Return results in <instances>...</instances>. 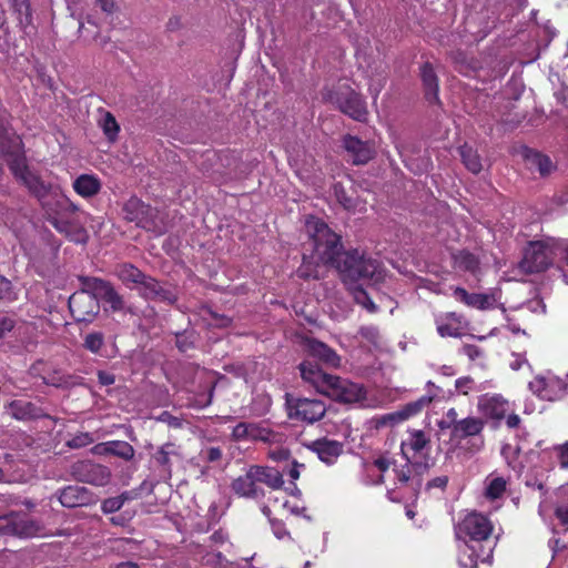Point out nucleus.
I'll list each match as a JSON object with an SVG mask.
<instances>
[{
    "instance_id": "1",
    "label": "nucleus",
    "mask_w": 568,
    "mask_h": 568,
    "mask_svg": "<svg viewBox=\"0 0 568 568\" xmlns=\"http://www.w3.org/2000/svg\"><path fill=\"white\" fill-rule=\"evenodd\" d=\"M491 519L477 510L465 514L454 526L455 538L463 541L469 554L458 559L463 568H478V562L491 564L497 537Z\"/></svg>"
},
{
    "instance_id": "2",
    "label": "nucleus",
    "mask_w": 568,
    "mask_h": 568,
    "mask_svg": "<svg viewBox=\"0 0 568 568\" xmlns=\"http://www.w3.org/2000/svg\"><path fill=\"white\" fill-rule=\"evenodd\" d=\"M23 145L24 144H0V153L13 176L24 185L29 193L40 203L50 195L55 185L44 182L38 173L30 170L27 164Z\"/></svg>"
},
{
    "instance_id": "3",
    "label": "nucleus",
    "mask_w": 568,
    "mask_h": 568,
    "mask_svg": "<svg viewBox=\"0 0 568 568\" xmlns=\"http://www.w3.org/2000/svg\"><path fill=\"white\" fill-rule=\"evenodd\" d=\"M262 484L271 489H278L284 484L283 475L273 467L252 465L245 474L233 479L231 489L240 497L260 499L265 495Z\"/></svg>"
},
{
    "instance_id": "4",
    "label": "nucleus",
    "mask_w": 568,
    "mask_h": 568,
    "mask_svg": "<svg viewBox=\"0 0 568 568\" xmlns=\"http://www.w3.org/2000/svg\"><path fill=\"white\" fill-rule=\"evenodd\" d=\"M306 227L316 260L323 265L334 267L345 252L341 235L332 231L324 221L315 217L307 221Z\"/></svg>"
},
{
    "instance_id": "5",
    "label": "nucleus",
    "mask_w": 568,
    "mask_h": 568,
    "mask_svg": "<svg viewBox=\"0 0 568 568\" xmlns=\"http://www.w3.org/2000/svg\"><path fill=\"white\" fill-rule=\"evenodd\" d=\"M334 268L344 282L374 280L381 275V263L358 250L345 251Z\"/></svg>"
},
{
    "instance_id": "6",
    "label": "nucleus",
    "mask_w": 568,
    "mask_h": 568,
    "mask_svg": "<svg viewBox=\"0 0 568 568\" xmlns=\"http://www.w3.org/2000/svg\"><path fill=\"white\" fill-rule=\"evenodd\" d=\"M323 99L355 121L365 122L368 110L365 99L346 83H338L323 93Z\"/></svg>"
},
{
    "instance_id": "7",
    "label": "nucleus",
    "mask_w": 568,
    "mask_h": 568,
    "mask_svg": "<svg viewBox=\"0 0 568 568\" xmlns=\"http://www.w3.org/2000/svg\"><path fill=\"white\" fill-rule=\"evenodd\" d=\"M124 220L133 222L138 227L155 234H163L166 230L164 219L160 211L144 203L138 196H131L122 207Z\"/></svg>"
},
{
    "instance_id": "8",
    "label": "nucleus",
    "mask_w": 568,
    "mask_h": 568,
    "mask_svg": "<svg viewBox=\"0 0 568 568\" xmlns=\"http://www.w3.org/2000/svg\"><path fill=\"white\" fill-rule=\"evenodd\" d=\"M80 285L91 290L97 294L98 301H102L109 306L112 313H132L131 307L126 306L123 295H121L114 285L106 280L97 276L80 275L78 277Z\"/></svg>"
},
{
    "instance_id": "9",
    "label": "nucleus",
    "mask_w": 568,
    "mask_h": 568,
    "mask_svg": "<svg viewBox=\"0 0 568 568\" xmlns=\"http://www.w3.org/2000/svg\"><path fill=\"white\" fill-rule=\"evenodd\" d=\"M68 306L77 323H92L100 312L97 294L83 285L69 297Z\"/></svg>"
},
{
    "instance_id": "10",
    "label": "nucleus",
    "mask_w": 568,
    "mask_h": 568,
    "mask_svg": "<svg viewBox=\"0 0 568 568\" xmlns=\"http://www.w3.org/2000/svg\"><path fill=\"white\" fill-rule=\"evenodd\" d=\"M40 524L26 513H10L0 516V536L31 538L38 536Z\"/></svg>"
},
{
    "instance_id": "11",
    "label": "nucleus",
    "mask_w": 568,
    "mask_h": 568,
    "mask_svg": "<svg viewBox=\"0 0 568 568\" xmlns=\"http://www.w3.org/2000/svg\"><path fill=\"white\" fill-rule=\"evenodd\" d=\"M285 404L291 419L310 424L322 419L326 413V406L320 399L294 398L290 394H286Z\"/></svg>"
},
{
    "instance_id": "12",
    "label": "nucleus",
    "mask_w": 568,
    "mask_h": 568,
    "mask_svg": "<svg viewBox=\"0 0 568 568\" xmlns=\"http://www.w3.org/2000/svg\"><path fill=\"white\" fill-rule=\"evenodd\" d=\"M477 410L485 422H491L494 428H498L507 413L511 410L510 402L501 394L486 393L478 397Z\"/></svg>"
},
{
    "instance_id": "13",
    "label": "nucleus",
    "mask_w": 568,
    "mask_h": 568,
    "mask_svg": "<svg viewBox=\"0 0 568 568\" xmlns=\"http://www.w3.org/2000/svg\"><path fill=\"white\" fill-rule=\"evenodd\" d=\"M548 251V245L542 241L529 242L519 263L520 270L526 274L546 271L551 264Z\"/></svg>"
},
{
    "instance_id": "14",
    "label": "nucleus",
    "mask_w": 568,
    "mask_h": 568,
    "mask_svg": "<svg viewBox=\"0 0 568 568\" xmlns=\"http://www.w3.org/2000/svg\"><path fill=\"white\" fill-rule=\"evenodd\" d=\"M324 395L338 403L353 404L366 398V389L361 384L335 375Z\"/></svg>"
},
{
    "instance_id": "15",
    "label": "nucleus",
    "mask_w": 568,
    "mask_h": 568,
    "mask_svg": "<svg viewBox=\"0 0 568 568\" xmlns=\"http://www.w3.org/2000/svg\"><path fill=\"white\" fill-rule=\"evenodd\" d=\"M70 471L75 480L94 486H105L111 478V471L106 466L91 460H78L73 463Z\"/></svg>"
},
{
    "instance_id": "16",
    "label": "nucleus",
    "mask_w": 568,
    "mask_h": 568,
    "mask_svg": "<svg viewBox=\"0 0 568 568\" xmlns=\"http://www.w3.org/2000/svg\"><path fill=\"white\" fill-rule=\"evenodd\" d=\"M430 449V438L422 429L408 430L407 438L404 439L400 444L402 455L408 463H412L418 458H428Z\"/></svg>"
},
{
    "instance_id": "17",
    "label": "nucleus",
    "mask_w": 568,
    "mask_h": 568,
    "mask_svg": "<svg viewBox=\"0 0 568 568\" xmlns=\"http://www.w3.org/2000/svg\"><path fill=\"white\" fill-rule=\"evenodd\" d=\"M567 388L564 379L548 373L537 375L529 382V389L544 400H556L560 398Z\"/></svg>"
},
{
    "instance_id": "18",
    "label": "nucleus",
    "mask_w": 568,
    "mask_h": 568,
    "mask_svg": "<svg viewBox=\"0 0 568 568\" xmlns=\"http://www.w3.org/2000/svg\"><path fill=\"white\" fill-rule=\"evenodd\" d=\"M434 322L438 335L443 338L462 337L468 328V321L463 313L442 312L435 315Z\"/></svg>"
},
{
    "instance_id": "19",
    "label": "nucleus",
    "mask_w": 568,
    "mask_h": 568,
    "mask_svg": "<svg viewBox=\"0 0 568 568\" xmlns=\"http://www.w3.org/2000/svg\"><path fill=\"white\" fill-rule=\"evenodd\" d=\"M47 221L61 234H64L72 241L80 242V235L84 236L85 232L79 221V210H65L57 213Z\"/></svg>"
},
{
    "instance_id": "20",
    "label": "nucleus",
    "mask_w": 568,
    "mask_h": 568,
    "mask_svg": "<svg viewBox=\"0 0 568 568\" xmlns=\"http://www.w3.org/2000/svg\"><path fill=\"white\" fill-rule=\"evenodd\" d=\"M303 345L307 354V358L331 368H338L342 358L331 346L313 337H305Z\"/></svg>"
},
{
    "instance_id": "21",
    "label": "nucleus",
    "mask_w": 568,
    "mask_h": 568,
    "mask_svg": "<svg viewBox=\"0 0 568 568\" xmlns=\"http://www.w3.org/2000/svg\"><path fill=\"white\" fill-rule=\"evenodd\" d=\"M298 371L304 383L311 385L316 392L325 394L335 375L325 373L317 362L305 358L298 364Z\"/></svg>"
},
{
    "instance_id": "22",
    "label": "nucleus",
    "mask_w": 568,
    "mask_h": 568,
    "mask_svg": "<svg viewBox=\"0 0 568 568\" xmlns=\"http://www.w3.org/2000/svg\"><path fill=\"white\" fill-rule=\"evenodd\" d=\"M303 446L316 454L318 459L328 466L334 465L344 452V444L342 442L327 437L304 443Z\"/></svg>"
},
{
    "instance_id": "23",
    "label": "nucleus",
    "mask_w": 568,
    "mask_h": 568,
    "mask_svg": "<svg viewBox=\"0 0 568 568\" xmlns=\"http://www.w3.org/2000/svg\"><path fill=\"white\" fill-rule=\"evenodd\" d=\"M428 468L427 463L422 462H412L402 466L400 468H395V479L396 483L400 486L410 487L413 495L417 496L422 488L423 479L422 473Z\"/></svg>"
},
{
    "instance_id": "24",
    "label": "nucleus",
    "mask_w": 568,
    "mask_h": 568,
    "mask_svg": "<svg viewBox=\"0 0 568 568\" xmlns=\"http://www.w3.org/2000/svg\"><path fill=\"white\" fill-rule=\"evenodd\" d=\"M58 498L67 508L83 507L93 503V494L88 488L77 485L61 489Z\"/></svg>"
},
{
    "instance_id": "25",
    "label": "nucleus",
    "mask_w": 568,
    "mask_h": 568,
    "mask_svg": "<svg viewBox=\"0 0 568 568\" xmlns=\"http://www.w3.org/2000/svg\"><path fill=\"white\" fill-rule=\"evenodd\" d=\"M40 205L44 211L45 219L57 215V213L62 211L65 212V210H79V206L64 195L59 186H55L50 195L40 202Z\"/></svg>"
},
{
    "instance_id": "26",
    "label": "nucleus",
    "mask_w": 568,
    "mask_h": 568,
    "mask_svg": "<svg viewBox=\"0 0 568 568\" xmlns=\"http://www.w3.org/2000/svg\"><path fill=\"white\" fill-rule=\"evenodd\" d=\"M485 425L486 422L481 417L467 416L460 418L459 423H456L454 430L450 433V439L460 443L464 439L479 436Z\"/></svg>"
},
{
    "instance_id": "27",
    "label": "nucleus",
    "mask_w": 568,
    "mask_h": 568,
    "mask_svg": "<svg viewBox=\"0 0 568 568\" xmlns=\"http://www.w3.org/2000/svg\"><path fill=\"white\" fill-rule=\"evenodd\" d=\"M140 295L149 301H162L173 303L175 296L170 290L163 287L158 280L144 274V280L140 282Z\"/></svg>"
},
{
    "instance_id": "28",
    "label": "nucleus",
    "mask_w": 568,
    "mask_h": 568,
    "mask_svg": "<svg viewBox=\"0 0 568 568\" xmlns=\"http://www.w3.org/2000/svg\"><path fill=\"white\" fill-rule=\"evenodd\" d=\"M454 297L468 307L486 311L495 305V297L491 294L469 293L464 287L457 286L453 292Z\"/></svg>"
},
{
    "instance_id": "29",
    "label": "nucleus",
    "mask_w": 568,
    "mask_h": 568,
    "mask_svg": "<svg viewBox=\"0 0 568 568\" xmlns=\"http://www.w3.org/2000/svg\"><path fill=\"white\" fill-rule=\"evenodd\" d=\"M520 154L527 165L528 169L536 168L540 175L546 176L549 175L556 166L554 165L550 158L546 154H542L526 144H523L520 148Z\"/></svg>"
},
{
    "instance_id": "30",
    "label": "nucleus",
    "mask_w": 568,
    "mask_h": 568,
    "mask_svg": "<svg viewBox=\"0 0 568 568\" xmlns=\"http://www.w3.org/2000/svg\"><path fill=\"white\" fill-rule=\"evenodd\" d=\"M420 79L424 88L425 99L429 103H439V80L430 62L420 67Z\"/></svg>"
},
{
    "instance_id": "31",
    "label": "nucleus",
    "mask_w": 568,
    "mask_h": 568,
    "mask_svg": "<svg viewBox=\"0 0 568 568\" xmlns=\"http://www.w3.org/2000/svg\"><path fill=\"white\" fill-rule=\"evenodd\" d=\"M454 69L465 77H474L481 69L480 61L463 50H455L449 53Z\"/></svg>"
},
{
    "instance_id": "32",
    "label": "nucleus",
    "mask_w": 568,
    "mask_h": 568,
    "mask_svg": "<svg viewBox=\"0 0 568 568\" xmlns=\"http://www.w3.org/2000/svg\"><path fill=\"white\" fill-rule=\"evenodd\" d=\"M95 454L116 456L125 462L133 459L135 450L131 444L124 440H110L95 445L92 449Z\"/></svg>"
},
{
    "instance_id": "33",
    "label": "nucleus",
    "mask_w": 568,
    "mask_h": 568,
    "mask_svg": "<svg viewBox=\"0 0 568 568\" xmlns=\"http://www.w3.org/2000/svg\"><path fill=\"white\" fill-rule=\"evenodd\" d=\"M42 361L37 362L32 365L31 369L36 375L41 376L45 385H50L57 388L68 387L72 384V376L67 374L63 369L52 366V369L45 375L40 374V369L44 367Z\"/></svg>"
},
{
    "instance_id": "34",
    "label": "nucleus",
    "mask_w": 568,
    "mask_h": 568,
    "mask_svg": "<svg viewBox=\"0 0 568 568\" xmlns=\"http://www.w3.org/2000/svg\"><path fill=\"white\" fill-rule=\"evenodd\" d=\"M171 457L182 458L180 446L171 442L163 444L153 455L154 462L162 468L166 478L172 476Z\"/></svg>"
},
{
    "instance_id": "35",
    "label": "nucleus",
    "mask_w": 568,
    "mask_h": 568,
    "mask_svg": "<svg viewBox=\"0 0 568 568\" xmlns=\"http://www.w3.org/2000/svg\"><path fill=\"white\" fill-rule=\"evenodd\" d=\"M9 410L18 420L38 419L44 417L42 409L31 402L14 399L9 404Z\"/></svg>"
},
{
    "instance_id": "36",
    "label": "nucleus",
    "mask_w": 568,
    "mask_h": 568,
    "mask_svg": "<svg viewBox=\"0 0 568 568\" xmlns=\"http://www.w3.org/2000/svg\"><path fill=\"white\" fill-rule=\"evenodd\" d=\"M454 266L460 271L476 275L480 270V261L477 255L468 250H460L452 255Z\"/></svg>"
},
{
    "instance_id": "37",
    "label": "nucleus",
    "mask_w": 568,
    "mask_h": 568,
    "mask_svg": "<svg viewBox=\"0 0 568 568\" xmlns=\"http://www.w3.org/2000/svg\"><path fill=\"white\" fill-rule=\"evenodd\" d=\"M10 9L18 20V26L23 32H28V28L32 27V10L29 0H9Z\"/></svg>"
},
{
    "instance_id": "38",
    "label": "nucleus",
    "mask_w": 568,
    "mask_h": 568,
    "mask_svg": "<svg viewBox=\"0 0 568 568\" xmlns=\"http://www.w3.org/2000/svg\"><path fill=\"white\" fill-rule=\"evenodd\" d=\"M73 190L82 197H91L101 190V182L95 175L81 174L73 181Z\"/></svg>"
},
{
    "instance_id": "39",
    "label": "nucleus",
    "mask_w": 568,
    "mask_h": 568,
    "mask_svg": "<svg viewBox=\"0 0 568 568\" xmlns=\"http://www.w3.org/2000/svg\"><path fill=\"white\" fill-rule=\"evenodd\" d=\"M144 274L132 263H122L115 267L116 277L128 287L131 284L139 285L144 280Z\"/></svg>"
},
{
    "instance_id": "40",
    "label": "nucleus",
    "mask_w": 568,
    "mask_h": 568,
    "mask_svg": "<svg viewBox=\"0 0 568 568\" xmlns=\"http://www.w3.org/2000/svg\"><path fill=\"white\" fill-rule=\"evenodd\" d=\"M345 148L355 165L366 164L375 155L373 144H345Z\"/></svg>"
},
{
    "instance_id": "41",
    "label": "nucleus",
    "mask_w": 568,
    "mask_h": 568,
    "mask_svg": "<svg viewBox=\"0 0 568 568\" xmlns=\"http://www.w3.org/2000/svg\"><path fill=\"white\" fill-rule=\"evenodd\" d=\"M458 152L465 166L473 173H479L483 169L480 156L474 144H460Z\"/></svg>"
},
{
    "instance_id": "42",
    "label": "nucleus",
    "mask_w": 568,
    "mask_h": 568,
    "mask_svg": "<svg viewBox=\"0 0 568 568\" xmlns=\"http://www.w3.org/2000/svg\"><path fill=\"white\" fill-rule=\"evenodd\" d=\"M321 264L322 263L316 260L314 254L311 256L304 254L302 264L297 268L296 274L300 278L303 280H318Z\"/></svg>"
},
{
    "instance_id": "43",
    "label": "nucleus",
    "mask_w": 568,
    "mask_h": 568,
    "mask_svg": "<svg viewBox=\"0 0 568 568\" xmlns=\"http://www.w3.org/2000/svg\"><path fill=\"white\" fill-rule=\"evenodd\" d=\"M99 126L102 129L103 133L106 135L109 142H114L118 138V133L120 131V125L114 118V115L106 111L99 120Z\"/></svg>"
},
{
    "instance_id": "44",
    "label": "nucleus",
    "mask_w": 568,
    "mask_h": 568,
    "mask_svg": "<svg viewBox=\"0 0 568 568\" xmlns=\"http://www.w3.org/2000/svg\"><path fill=\"white\" fill-rule=\"evenodd\" d=\"M260 434V427L253 423H239L232 430L234 440L256 439Z\"/></svg>"
},
{
    "instance_id": "45",
    "label": "nucleus",
    "mask_w": 568,
    "mask_h": 568,
    "mask_svg": "<svg viewBox=\"0 0 568 568\" xmlns=\"http://www.w3.org/2000/svg\"><path fill=\"white\" fill-rule=\"evenodd\" d=\"M507 480L504 477H494L489 480L485 489V496L495 500L500 498L506 491Z\"/></svg>"
},
{
    "instance_id": "46",
    "label": "nucleus",
    "mask_w": 568,
    "mask_h": 568,
    "mask_svg": "<svg viewBox=\"0 0 568 568\" xmlns=\"http://www.w3.org/2000/svg\"><path fill=\"white\" fill-rule=\"evenodd\" d=\"M334 194L337 202L347 211H353L357 206V200L353 195H349L342 183L337 182L334 184Z\"/></svg>"
},
{
    "instance_id": "47",
    "label": "nucleus",
    "mask_w": 568,
    "mask_h": 568,
    "mask_svg": "<svg viewBox=\"0 0 568 568\" xmlns=\"http://www.w3.org/2000/svg\"><path fill=\"white\" fill-rule=\"evenodd\" d=\"M11 114L1 105L0 106V142H13V130L10 124Z\"/></svg>"
},
{
    "instance_id": "48",
    "label": "nucleus",
    "mask_w": 568,
    "mask_h": 568,
    "mask_svg": "<svg viewBox=\"0 0 568 568\" xmlns=\"http://www.w3.org/2000/svg\"><path fill=\"white\" fill-rule=\"evenodd\" d=\"M104 346V334L101 332H92L85 335L83 341V347L93 353L99 355L101 353V349Z\"/></svg>"
},
{
    "instance_id": "49",
    "label": "nucleus",
    "mask_w": 568,
    "mask_h": 568,
    "mask_svg": "<svg viewBox=\"0 0 568 568\" xmlns=\"http://www.w3.org/2000/svg\"><path fill=\"white\" fill-rule=\"evenodd\" d=\"M262 511L268 518L272 531L277 539L290 538V531L286 529L285 524L280 519L271 518V509L267 506H264Z\"/></svg>"
},
{
    "instance_id": "50",
    "label": "nucleus",
    "mask_w": 568,
    "mask_h": 568,
    "mask_svg": "<svg viewBox=\"0 0 568 568\" xmlns=\"http://www.w3.org/2000/svg\"><path fill=\"white\" fill-rule=\"evenodd\" d=\"M353 296L355 302L366 308L369 313H375L377 311V305L362 286H356L354 288Z\"/></svg>"
},
{
    "instance_id": "51",
    "label": "nucleus",
    "mask_w": 568,
    "mask_h": 568,
    "mask_svg": "<svg viewBox=\"0 0 568 568\" xmlns=\"http://www.w3.org/2000/svg\"><path fill=\"white\" fill-rule=\"evenodd\" d=\"M18 298L12 282L0 274V302L11 303Z\"/></svg>"
},
{
    "instance_id": "52",
    "label": "nucleus",
    "mask_w": 568,
    "mask_h": 568,
    "mask_svg": "<svg viewBox=\"0 0 568 568\" xmlns=\"http://www.w3.org/2000/svg\"><path fill=\"white\" fill-rule=\"evenodd\" d=\"M93 443V437L89 433H80L67 442L70 448H82Z\"/></svg>"
},
{
    "instance_id": "53",
    "label": "nucleus",
    "mask_w": 568,
    "mask_h": 568,
    "mask_svg": "<svg viewBox=\"0 0 568 568\" xmlns=\"http://www.w3.org/2000/svg\"><path fill=\"white\" fill-rule=\"evenodd\" d=\"M459 420H460V418H458V413H457L456 408L452 407L446 412L445 418L439 422L438 426L442 429L447 428L452 433L455 428L456 423H459Z\"/></svg>"
},
{
    "instance_id": "54",
    "label": "nucleus",
    "mask_w": 568,
    "mask_h": 568,
    "mask_svg": "<svg viewBox=\"0 0 568 568\" xmlns=\"http://www.w3.org/2000/svg\"><path fill=\"white\" fill-rule=\"evenodd\" d=\"M175 345L178 349L182 353H185L194 348V339L192 338V334L178 333L175 338Z\"/></svg>"
},
{
    "instance_id": "55",
    "label": "nucleus",
    "mask_w": 568,
    "mask_h": 568,
    "mask_svg": "<svg viewBox=\"0 0 568 568\" xmlns=\"http://www.w3.org/2000/svg\"><path fill=\"white\" fill-rule=\"evenodd\" d=\"M122 499L115 497L106 498L102 501L101 510L104 514H113L122 508Z\"/></svg>"
},
{
    "instance_id": "56",
    "label": "nucleus",
    "mask_w": 568,
    "mask_h": 568,
    "mask_svg": "<svg viewBox=\"0 0 568 568\" xmlns=\"http://www.w3.org/2000/svg\"><path fill=\"white\" fill-rule=\"evenodd\" d=\"M209 314L211 316L212 324L219 328H225L232 324V318L224 314H219L212 310H209Z\"/></svg>"
},
{
    "instance_id": "57",
    "label": "nucleus",
    "mask_w": 568,
    "mask_h": 568,
    "mask_svg": "<svg viewBox=\"0 0 568 568\" xmlns=\"http://www.w3.org/2000/svg\"><path fill=\"white\" fill-rule=\"evenodd\" d=\"M422 409L419 408V405L416 400L407 403L400 412H398V416L400 419L409 418L414 415H417L420 413Z\"/></svg>"
},
{
    "instance_id": "58",
    "label": "nucleus",
    "mask_w": 568,
    "mask_h": 568,
    "mask_svg": "<svg viewBox=\"0 0 568 568\" xmlns=\"http://www.w3.org/2000/svg\"><path fill=\"white\" fill-rule=\"evenodd\" d=\"M392 464H393V462H392L388 457L383 456V455H382V456H379V457H377V458H376V459H374V462H373V465H374V466H375V467H376V468H377L382 474L386 473V471L389 469V467H390V465H392ZM383 481H384V476H383V475H381V477H379V483H383Z\"/></svg>"
},
{
    "instance_id": "59",
    "label": "nucleus",
    "mask_w": 568,
    "mask_h": 568,
    "mask_svg": "<svg viewBox=\"0 0 568 568\" xmlns=\"http://www.w3.org/2000/svg\"><path fill=\"white\" fill-rule=\"evenodd\" d=\"M462 353L466 355L470 361H476L483 356V351L474 344H464L462 347Z\"/></svg>"
},
{
    "instance_id": "60",
    "label": "nucleus",
    "mask_w": 568,
    "mask_h": 568,
    "mask_svg": "<svg viewBox=\"0 0 568 568\" xmlns=\"http://www.w3.org/2000/svg\"><path fill=\"white\" fill-rule=\"evenodd\" d=\"M201 454H204V459L209 463L219 462L223 455L222 449L220 447H209Z\"/></svg>"
},
{
    "instance_id": "61",
    "label": "nucleus",
    "mask_w": 568,
    "mask_h": 568,
    "mask_svg": "<svg viewBox=\"0 0 568 568\" xmlns=\"http://www.w3.org/2000/svg\"><path fill=\"white\" fill-rule=\"evenodd\" d=\"M474 384V379L470 378V377H460L458 379H456L455 382V387L456 389L464 394V395H467L468 392L471 389V385Z\"/></svg>"
},
{
    "instance_id": "62",
    "label": "nucleus",
    "mask_w": 568,
    "mask_h": 568,
    "mask_svg": "<svg viewBox=\"0 0 568 568\" xmlns=\"http://www.w3.org/2000/svg\"><path fill=\"white\" fill-rule=\"evenodd\" d=\"M97 376L99 384L102 386H109L115 383V376L112 373L105 371H98Z\"/></svg>"
},
{
    "instance_id": "63",
    "label": "nucleus",
    "mask_w": 568,
    "mask_h": 568,
    "mask_svg": "<svg viewBox=\"0 0 568 568\" xmlns=\"http://www.w3.org/2000/svg\"><path fill=\"white\" fill-rule=\"evenodd\" d=\"M504 420L506 422V425L509 429H516L521 424V418L519 417V415L515 414L513 409L509 413H507Z\"/></svg>"
},
{
    "instance_id": "64",
    "label": "nucleus",
    "mask_w": 568,
    "mask_h": 568,
    "mask_svg": "<svg viewBox=\"0 0 568 568\" xmlns=\"http://www.w3.org/2000/svg\"><path fill=\"white\" fill-rule=\"evenodd\" d=\"M558 458L561 468H568V443L559 447Z\"/></svg>"
}]
</instances>
